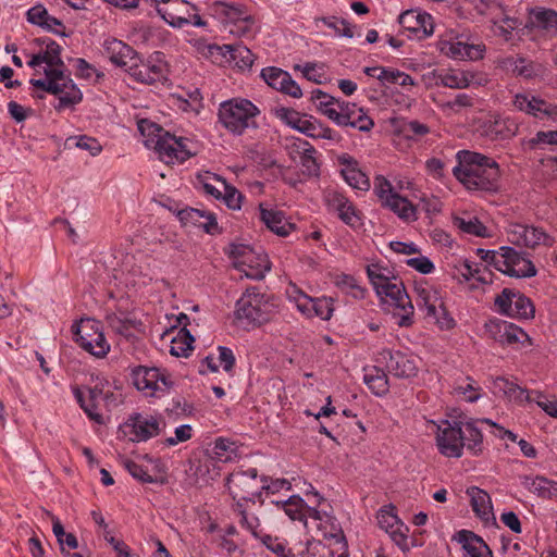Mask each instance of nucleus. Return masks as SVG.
Instances as JSON below:
<instances>
[{"instance_id": "1", "label": "nucleus", "mask_w": 557, "mask_h": 557, "mask_svg": "<svg viewBox=\"0 0 557 557\" xmlns=\"http://www.w3.org/2000/svg\"><path fill=\"white\" fill-rule=\"evenodd\" d=\"M260 110L248 99L234 98L219 107V121L232 134L242 135L248 128H257Z\"/></svg>"}, {"instance_id": "2", "label": "nucleus", "mask_w": 557, "mask_h": 557, "mask_svg": "<svg viewBox=\"0 0 557 557\" xmlns=\"http://www.w3.org/2000/svg\"><path fill=\"white\" fill-rule=\"evenodd\" d=\"M275 306L270 297L259 292L257 287H249L236 301L235 317L246 326H260L272 319Z\"/></svg>"}, {"instance_id": "3", "label": "nucleus", "mask_w": 557, "mask_h": 557, "mask_svg": "<svg viewBox=\"0 0 557 557\" xmlns=\"http://www.w3.org/2000/svg\"><path fill=\"white\" fill-rule=\"evenodd\" d=\"M158 14L173 27L194 25L202 27L206 22L198 14V9L185 0H153Z\"/></svg>"}, {"instance_id": "4", "label": "nucleus", "mask_w": 557, "mask_h": 557, "mask_svg": "<svg viewBox=\"0 0 557 557\" xmlns=\"http://www.w3.org/2000/svg\"><path fill=\"white\" fill-rule=\"evenodd\" d=\"M274 116L287 126L311 138L339 140L341 136L318 120H304L300 113L292 108L277 107L272 110Z\"/></svg>"}, {"instance_id": "5", "label": "nucleus", "mask_w": 557, "mask_h": 557, "mask_svg": "<svg viewBox=\"0 0 557 557\" xmlns=\"http://www.w3.org/2000/svg\"><path fill=\"white\" fill-rule=\"evenodd\" d=\"M76 343L95 357L102 358L110 350L101 324L94 319H82L72 326Z\"/></svg>"}, {"instance_id": "6", "label": "nucleus", "mask_w": 557, "mask_h": 557, "mask_svg": "<svg viewBox=\"0 0 557 557\" xmlns=\"http://www.w3.org/2000/svg\"><path fill=\"white\" fill-rule=\"evenodd\" d=\"M156 128L158 134L154 149L165 163H183L197 153L191 149L193 143L188 138L177 137L160 127Z\"/></svg>"}, {"instance_id": "7", "label": "nucleus", "mask_w": 557, "mask_h": 557, "mask_svg": "<svg viewBox=\"0 0 557 557\" xmlns=\"http://www.w3.org/2000/svg\"><path fill=\"white\" fill-rule=\"evenodd\" d=\"M164 426L165 422L161 418L134 413L120 426V430L132 442H146L159 435Z\"/></svg>"}, {"instance_id": "8", "label": "nucleus", "mask_w": 557, "mask_h": 557, "mask_svg": "<svg viewBox=\"0 0 557 557\" xmlns=\"http://www.w3.org/2000/svg\"><path fill=\"white\" fill-rule=\"evenodd\" d=\"M453 173L468 189L474 190H495L500 175L499 166L475 168V170L455 166Z\"/></svg>"}, {"instance_id": "9", "label": "nucleus", "mask_w": 557, "mask_h": 557, "mask_svg": "<svg viewBox=\"0 0 557 557\" xmlns=\"http://www.w3.org/2000/svg\"><path fill=\"white\" fill-rule=\"evenodd\" d=\"M257 478L258 470L256 468L234 471L226 478V486L233 498L256 503V498H259L262 492Z\"/></svg>"}, {"instance_id": "10", "label": "nucleus", "mask_w": 557, "mask_h": 557, "mask_svg": "<svg viewBox=\"0 0 557 557\" xmlns=\"http://www.w3.org/2000/svg\"><path fill=\"white\" fill-rule=\"evenodd\" d=\"M500 314L515 319H532L534 306L530 298L518 290L504 288L494 301Z\"/></svg>"}, {"instance_id": "11", "label": "nucleus", "mask_w": 557, "mask_h": 557, "mask_svg": "<svg viewBox=\"0 0 557 557\" xmlns=\"http://www.w3.org/2000/svg\"><path fill=\"white\" fill-rule=\"evenodd\" d=\"M131 376L136 388L149 396H156L159 392H169L174 384L169 375L157 368L136 367L132 369Z\"/></svg>"}, {"instance_id": "12", "label": "nucleus", "mask_w": 557, "mask_h": 557, "mask_svg": "<svg viewBox=\"0 0 557 557\" xmlns=\"http://www.w3.org/2000/svg\"><path fill=\"white\" fill-rule=\"evenodd\" d=\"M502 259L498 261V271L511 277H533L537 271L525 252L518 251L510 246L500 247Z\"/></svg>"}, {"instance_id": "13", "label": "nucleus", "mask_w": 557, "mask_h": 557, "mask_svg": "<svg viewBox=\"0 0 557 557\" xmlns=\"http://www.w3.org/2000/svg\"><path fill=\"white\" fill-rule=\"evenodd\" d=\"M509 240L516 246L535 249L540 246L552 247L555 238L541 226L512 224L509 231Z\"/></svg>"}, {"instance_id": "14", "label": "nucleus", "mask_w": 557, "mask_h": 557, "mask_svg": "<svg viewBox=\"0 0 557 557\" xmlns=\"http://www.w3.org/2000/svg\"><path fill=\"white\" fill-rule=\"evenodd\" d=\"M230 256L233 258L234 267L249 278L262 280L265 272L270 270L269 260L265 255H258L257 265H249V270L245 269V265H248V259L256 257L252 248L247 245H231Z\"/></svg>"}, {"instance_id": "15", "label": "nucleus", "mask_w": 557, "mask_h": 557, "mask_svg": "<svg viewBox=\"0 0 557 557\" xmlns=\"http://www.w3.org/2000/svg\"><path fill=\"white\" fill-rule=\"evenodd\" d=\"M444 428L437 425L436 443L441 454L449 458L462 456L465 447L463 430L460 422L443 421Z\"/></svg>"}, {"instance_id": "16", "label": "nucleus", "mask_w": 557, "mask_h": 557, "mask_svg": "<svg viewBox=\"0 0 557 557\" xmlns=\"http://www.w3.org/2000/svg\"><path fill=\"white\" fill-rule=\"evenodd\" d=\"M385 293H379L377 296L381 300L389 306L401 309V314L398 325L410 326L413 322V306L410 297L408 296L404 283L400 280H394L387 287L382 290Z\"/></svg>"}, {"instance_id": "17", "label": "nucleus", "mask_w": 557, "mask_h": 557, "mask_svg": "<svg viewBox=\"0 0 557 557\" xmlns=\"http://www.w3.org/2000/svg\"><path fill=\"white\" fill-rule=\"evenodd\" d=\"M377 361L384 362L387 371L396 377H411L418 372L417 359L399 350L383 349Z\"/></svg>"}, {"instance_id": "18", "label": "nucleus", "mask_w": 557, "mask_h": 557, "mask_svg": "<svg viewBox=\"0 0 557 557\" xmlns=\"http://www.w3.org/2000/svg\"><path fill=\"white\" fill-rule=\"evenodd\" d=\"M261 77L273 89L293 98H300L302 96L300 86L292 78L288 72L282 69L275 66L265 67L261 71Z\"/></svg>"}, {"instance_id": "19", "label": "nucleus", "mask_w": 557, "mask_h": 557, "mask_svg": "<svg viewBox=\"0 0 557 557\" xmlns=\"http://www.w3.org/2000/svg\"><path fill=\"white\" fill-rule=\"evenodd\" d=\"M342 114L337 120L338 126H350L360 132H369L373 128V120L367 115L363 109L358 108L356 103H342Z\"/></svg>"}, {"instance_id": "20", "label": "nucleus", "mask_w": 557, "mask_h": 557, "mask_svg": "<svg viewBox=\"0 0 557 557\" xmlns=\"http://www.w3.org/2000/svg\"><path fill=\"white\" fill-rule=\"evenodd\" d=\"M137 82L144 84H154L164 78V65L162 63H154L150 60L143 61L137 54V62H134L126 71Z\"/></svg>"}, {"instance_id": "21", "label": "nucleus", "mask_w": 557, "mask_h": 557, "mask_svg": "<svg viewBox=\"0 0 557 557\" xmlns=\"http://www.w3.org/2000/svg\"><path fill=\"white\" fill-rule=\"evenodd\" d=\"M297 308L308 314L315 315L322 320H329L333 313L332 298H311L302 292H298V296L295 297Z\"/></svg>"}, {"instance_id": "22", "label": "nucleus", "mask_w": 557, "mask_h": 557, "mask_svg": "<svg viewBox=\"0 0 557 557\" xmlns=\"http://www.w3.org/2000/svg\"><path fill=\"white\" fill-rule=\"evenodd\" d=\"M104 52L113 64L123 67L125 71L134 62H137V52L131 46L117 39L106 40Z\"/></svg>"}, {"instance_id": "23", "label": "nucleus", "mask_w": 557, "mask_h": 557, "mask_svg": "<svg viewBox=\"0 0 557 557\" xmlns=\"http://www.w3.org/2000/svg\"><path fill=\"white\" fill-rule=\"evenodd\" d=\"M260 211V220L264 223V225L274 234L286 237L288 236L295 228V224L290 223L284 212L273 209L267 208L263 203L259 205Z\"/></svg>"}, {"instance_id": "24", "label": "nucleus", "mask_w": 557, "mask_h": 557, "mask_svg": "<svg viewBox=\"0 0 557 557\" xmlns=\"http://www.w3.org/2000/svg\"><path fill=\"white\" fill-rule=\"evenodd\" d=\"M177 215L180 221L185 225L190 224L201 227L206 233L211 235L220 233L216 219L212 213L199 209L186 208L178 211Z\"/></svg>"}, {"instance_id": "25", "label": "nucleus", "mask_w": 557, "mask_h": 557, "mask_svg": "<svg viewBox=\"0 0 557 557\" xmlns=\"http://www.w3.org/2000/svg\"><path fill=\"white\" fill-rule=\"evenodd\" d=\"M398 22L404 28L414 34L421 33L423 37L431 36L434 32L433 18L428 13L408 10L399 15Z\"/></svg>"}, {"instance_id": "26", "label": "nucleus", "mask_w": 557, "mask_h": 557, "mask_svg": "<svg viewBox=\"0 0 557 557\" xmlns=\"http://www.w3.org/2000/svg\"><path fill=\"white\" fill-rule=\"evenodd\" d=\"M454 539L462 545L466 557H493L486 543L472 531L461 530Z\"/></svg>"}, {"instance_id": "27", "label": "nucleus", "mask_w": 557, "mask_h": 557, "mask_svg": "<svg viewBox=\"0 0 557 557\" xmlns=\"http://www.w3.org/2000/svg\"><path fill=\"white\" fill-rule=\"evenodd\" d=\"M338 160L341 164L345 165L342 170V175L349 186L360 190H368L370 188L369 177L357 168L356 160L348 154L341 156Z\"/></svg>"}, {"instance_id": "28", "label": "nucleus", "mask_w": 557, "mask_h": 557, "mask_svg": "<svg viewBox=\"0 0 557 557\" xmlns=\"http://www.w3.org/2000/svg\"><path fill=\"white\" fill-rule=\"evenodd\" d=\"M210 15L224 24H237L247 16V12L244 11L239 4H228L222 1H215L209 5Z\"/></svg>"}, {"instance_id": "29", "label": "nucleus", "mask_w": 557, "mask_h": 557, "mask_svg": "<svg viewBox=\"0 0 557 557\" xmlns=\"http://www.w3.org/2000/svg\"><path fill=\"white\" fill-rule=\"evenodd\" d=\"M491 388L495 395L505 396L509 400L519 403L532 400L525 388L503 376L493 379Z\"/></svg>"}, {"instance_id": "30", "label": "nucleus", "mask_w": 557, "mask_h": 557, "mask_svg": "<svg viewBox=\"0 0 557 557\" xmlns=\"http://www.w3.org/2000/svg\"><path fill=\"white\" fill-rule=\"evenodd\" d=\"M74 395L85 413L95 422L102 423L103 417L97 411L99 399L102 398L103 389L98 384L88 388V400L84 398L83 392L76 387Z\"/></svg>"}, {"instance_id": "31", "label": "nucleus", "mask_w": 557, "mask_h": 557, "mask_svg": "<svg viewBox=\"0 0 557 557\" xmlns=\"http://www.w3.org/2000/svg\"><path fill=\"white\" fill-rule=\"evenodd\" d=\"M58 85L62 91L55 95L58 96V104L54 106L57 111H62L82 101L83 95L81 90L69 76L64 74V79L58 81Z\"/></svg>"}, {"instance_id": "32", "label": "nucleus", "mask_w": 557, "mask_h": 557, "mask_svg": "<svg viewBox=\"0 0 557 557\" xmlns=\"http://www.w3.org/2000/svg\"><path fill=\"white\" fill-rule=\"evenodd\" d=\"M467 494L471 498V507L475 515L482 520L488 521L494 516L488 493L476 486H471L467 490Z\"/></svg>"}, {"instance_id": "33", "label": "nucleus", "mask_w": 557, "mask_h": 557, "mask_svg": "<svg viewBox=\"0 0 557 557\" xmlns=\"http://www.w3.org/2000/svg\"><path fill=\"white\" fill-rule=\"evenodd\" d=\"M383 207L388 208L394 213L398 215L401 220L409 222L417 220V210L414 206L405 197H401L399 194L389 195L388 198L383 200Z\"/></svg>"}, {"instance_id": "34", "label": "nucleus", "mask_w": 557, "mask_h": 557, "mask_svg": "<svg viewBox=\"0 0 557 557\" xmlns=\"http://www.w3.org/2000/svg\"><path fill=\"white\" fill-rule=\"evenodd\" d=\"M440 84L448 88L463 89L472 84L481 85L482 79H475L474 73L470 71H451L440 75Z\"/></svg>"}, {"instance_id": "35", "label": "nucleus", "mask_w": 557, "mask_h": 557, "mask_svg": "<svg viewBox=\"0 0 557 557\" xmlns=\"http://www.w3.org/2000/svg\"><path fill=\"white\" fill-rule=\"evenodd\" d=\"M45 78H32L29 84L37 89L57 95L62 89L59 88L58 81L64 79V70L62 69H45Z\"/></svg>"}, {"instance_id": "36", "label": "nucleus", "mask_w": 557, "mask_h": 557, "mask_svg": "<svg viewBox=\"0 0 557 557\" xmlns=\"http://www.w3.org/2000/svg\"><path fill=\"white\" fill-rule=\"evenodd\" d=\"M481 422V420H479ZM478 421L470 420L461 422L463 430V442L468 450L474 455L482 451L483 435L481 430L476 426Z\"/></svg>"}, {"instance_id": "37", "label": "nucleus", "mask_w": 557, "mask_h": 557, "mask_svg": "<svg viewBox=\"0 0 557 557\" xmlns=\"http://www.w3.org/2000/svg\"><path fill=\"white\" fill-rule=\"evenodd\" d=\"M363 382L376 396L385 395L388 392L387 375L382 369L376 367L364 373Z\"/></svg>"}, {"instance_id": "38", "label": "nucleus", "mask_w": 557, "mask_h": 557, "mask_svg": "<svg viewBox=\"0 0 557 557\" xmlns=\"http://www.w3.org/2000/svg\"><path fill=\"white\" fill-rule=\"evenodd\" d=\"M40 45H45L46 49L39 52L45 59V63L48 65L47 69H64V62L61 59L62 48L54 40L49 38L37 39Z\"/></svg>"}, {"instance_id": "39", "label": "nucleus", "mask_w": 557, "mask_h": 557, "mask_svg": "<svg viewBox=\"0 0 557 557\" xmlns=\"http://www.w3.org/2000/svg\"><path fill=\"white\" fill-rule=\"evenodd\" d=\"M342 103H349L348 101L337 99L325 92L323 99L317 103L318 111L330 119L336 124L342 114Z\"/></svg>"}, {"instance_id": "40", "label": "nucleus", "mask_w": 557, "mask_h": 557, "mask_svg": "<svg viewBox=\"0 0 557 557\" xmlns=\"http://www.w3.org/2000/svg\"><path fill=\"white\" fill-rule=\"evenodd\" d=\"M194 336L190 332L182 327L176 337L171 342L170 354L175 357H187L189 351L193 350Z\"/></svg>"}, {"instance_id": "41", "label": "nucleus", "mask_w": 557, "mask_h": 557, "mask_svg": "<svg viewBox=\"0 0 557 557\" xmlns=\"http://www.w3.org/2000/svg\"><path fill=\"white\" fill-rule=\"evenodd\" d=\"M457 156L459 158V164L457 166L463 169L472 168V170H475V168L498 166L494 160L478 152L465 150L459 151Z\"/></svg>"}, {"instance_id": "42", "label": "nucleus", "mask_w": 557, "mask_h": 557, "mask_svg": "<svg viewBox=\"0 0 557 557\" xmlns=\"http://www.w3.org/2000/svg\"><path fill=\"white\" fill-rule=\"evenodd\" d=\"M513 104L518 110L542 119V109L544 106L543 99L534 96L529 97L524 94H518L515 96Z\"/></svg>"}, {"instance_id": "43", "label": "nucleus", "mask_w": 557, "mask_h": 557, "mask_svg": "<svg viewBox=\"0 0 557 557\" xmlns=\"http://www.w3.org/2000/svg\"><path fill=\"white\" fill-rule=\"evenodd\" d=\"M315 152V149L309 146L300 156V171L307 178L319 177L320 175V164L314 157Z\"/></svg>"}, {"instance_id": "44", "label": "nucleus", "mask_w": 557, "mask_h": 557, "mask_svg": "<svg viewBox=\"0 0 557 557\" xmlns=\"http://www.w3.org/2000/svg\"><path fill=\"white\" fill-rule=\"evenodd\" d=\"M518 129L517 124L510 120H496L488 126L487 135L493 139H507L512 137Z\"/></svg>"}, {"instance_id": "45", "label": "nucleus", "mask_w": 557, "mask_h": 557, "mask_svg": "<svg viewBox=\"0 0 557 557\" xmlns=\"http://www.w3.org/2000/svg\"><path fill=\"white\" fill-rule=\"evenodd\" d=\"M223 49L230 53V58L235 61L237 66L245 69L251 67L253 64V54L247 47L240 45H225Z\"/></svg>"}, {"instance_id": "46", "label": "nucleus", "mask_w": 557, "mask_h": 557, "mask_svg": "<svg viewBox=\"0 0 557 557\" xmlns=\"http://www.w3.org/2000/svg\"><path fill=\"white\" fill-rule=\"evenodd\" d=\"M454 224L462 232L478 237H487L486 226L478 218H455Z\"/></svg>"}, {"instance_id": "47", "label": "nucleus", "mask_w": 557, "mask_h": 557, "mask_svg": "<svg viewBox=\"0 0 557 557\" xmlns=\"http://www.w3.org/2000/svg\"><path fill=\"white\" fill-rule=\"evenodd\" d=\"M418 298L417 304L419 307L423 308L425 312L434 314L435 306L438 305L441 298L435 289L425 288V287H417L416 288Z\"/></svg>"}, {"instance_id": "48", "label": "nucleus", "mask_w": 557, "mask_h": 557, "mask_svg": "<svg viewBox=\"0 0 557 557\" xmlns=\"http://www.w3.org/2000/svg\"><path fill=\"white\" fill-rule=\"evenodd\" d=\"M425 318L442 330H450L455 326V320L449 315L443 301L435 306L434 314L425 312Z\"/></svg>"}, {"instance_id": "49", "label": "nucleus", "mask_w": 557, "mask_h": 557, "mask_svg": "<svg viewBox=\"0 0 557 557\" xmlns=\"http://www.w3.org/2000/svg\"><path fill=\"white\" fill-rule=\"evenodd\" d=\"M533 24L537 27L557 33V12L549 9L534 11Z\"/></svg>"}, {"instance_id": "50", "label": "nucleus", "mask_w": 557, "mask_h": 557, "mask_svg": "<svg viewBox=\"0 0 557 557\" xmlns=\"http://www.w3.org/2000/svg\"><path fill=\"white\" fill-rule=\"evenodd\" d=\"M284 511L285 513L293 520V521H305L306 520V513L304 511L305 509V502L299 496H290L287 500L283 503Z\"/></svg>"}, {"instance_id": "51", "label": "nucleus", "mask_w": 557, "mask_h": 557, "mask_svg": "<svg viewBox=\"0 0 557 557\" xmlns=\"http://www.w3.org/2000/svg\"><path fill=\"white\" fill-rule=\"evenodd\" d=\"M213 178L216 182H220L224 187L225 193L222 195V199L226 206L233 210L240 209L242 200L244 199L242 193H239L235 187L227 185L225 180L221 178L220 176H213Z\"/></svg>"}, {"instance_id": "52", "label": "nucleus", "mask_w": 557, "mask_h": 557, "mask_svg": "<svg viewBox=\"0 0 557 557\" xmlns=\"http://www.w3.org/2000/svg\"><path fill=\"white\" fill-rule=\"evenodd\" d=\"M66 145H74L75 147L88 150L91 156H97L101 152L102 147L96 138L86 135L78 137H70L66 139Z\"/></svg>"}, {"instance_id": "53", "label": "nucleus", "mask_w": 557, "mask_h": 557, "mask_svg": "<svg viewBox=\"0 0 557 557\" xmlns=\"http://www.w3.org/2000/svg\"><path fill=\"white\" fill-rule=\"evenodd\" d=\"M336 285L343 290L350 293L355 298H364L366 289L361 287L357 280L351 275H341L336 281Z\"/></svg>"}, {"instance_id": "54", "label": "nucleus", "mask_w": 557, "mask_h": 557, "mask_svg": "<svg viewBox=\"0 0 557 557\" xmlns=\"http://www.w3.org/2000/svg\"><path fill=\"white\" fill-rule=\"evenodd\" d=\"M321 22L329 28L334 29L336 35L352 38L354 32L350 24L344 18H337L335 16L322 17Z\"/></svg>"}, {"instance_id": "55", "label": "nucleus", "mask_w": 557, "mask_h": 557, "mask_svg": "<svg viewBox=\"0 0 557 557\" xmlns=\"http://www.w3.org/2000/svg\"><path fill=\"white\" fill-rule=\"evenodd\" d=\"M213 451L218 460L222 462L231 461L235 454L234 443L225 438H218L214 443Z\"/></svg>"}, {"instance_id": "56", "label": "nucleus", "mask_w": 557, "mask_h": 557, "mask_svg": "<svg viewBox=\"0 0 557 557\" xmlns=\"http://www.w3.org/2000/svg\"><path fill=\"white\" fill-rule=\"evenodd\" d=\"M546 145H557V131L537 132L527 141L529 149L544 148Z\"/></svg>"}, {"instance_id": "57", "label": "nucleus", "mask_w": 557, "mask_h": 557, "mask_svg": "<svg viewBox=\"0 0 557 557\" xmlns=\"http://www.w3.org/2000/svg\"><path fill=\"white\" fill-rule=\"evenodd\" d=\"M392 510L393 507L391 509L383 508L377 512V523L380 528L386 532H389L401 523L398 517L393 513Z\"/></svg>"}, {"instance_id": "58", "label": "nucleus", "mask_w": 557, "mask_h": 557, "mask_svg": "<svg viewBox=\"0 0 557 557\" xmlns=\"http://www.w3.org/2000/svg\"><path fill=\"white\" fill-rule=\"evenodd\" d=\"M318 64L308 62L305 65L296 64L294 66L295 71H301L304 74V77L307 78L310 82H313L315 84H322L323 83V73L319 72Z\"/></svg>"}, {"instance_id": "59", "label": "nucleus", "mask_w": 557, "mask_h": 557, "mask_svg": "<svg viewBox=\"0 0 557 557\" xmlns=\"http://www.w3.org/2000/svg\"><path fill=\"white\" fill-rule=\"evenodd\" d=\"M527 486L532 493H536L542 497H546L550 494V482L543 476L528 479Z\"/></svg>"}, {"instance_id": "60", "label": "nucleus", "mask_w": 557, "mask_h": 557, "mask_svg": "<svg viewBox=\"0 0 557 557\" xmlns=\"http://www.w3.org/2000/svg\"><path fill=\"white\" fill-rule=\"evenodd\" d=\"M523 337H527V334L523 332L521 327H518L513 324H504V332L500 335V341L507 344H513L521 342Z\"/></svg>"}, {"instance_id": "61", "label": "nucleus", "mask_w": 557, "mask_h": 557, "mask_svg": "<svg viewBox=\"0 0 557 557\" xmlns=\"http://www.w3.org/2000/svg\"><path fill=\"white\" fill-rule=\"evenodd\" d=\"M27 21L34 25H37L39 27H42L44 24L47 23V20L49 17V13L47 9L41 5L37 4L33 8H30L27 13Z\"/></svg>"}, {"instance_id": "62", "label": "nucleus", "mask_w": 557, "mask_h": 557, "mask_svg": "<svg viewBox=\"0 0 557 557\" xmlns=\"http://www.w3.org/2000/svg\"><path fill=\"white\" fill-rule=\"evenodd\" d=\"M125 468L127 469V471L129 472V474L139 480L140 482H144V483H153L156 482V480L146 472V470L143 468V466L136 463L135 461H132V460H127L125 462Z\"/></svg>"}, {"instance_id": "63", "label": "nucleus", "mask_w": 557, "mask_h": 557, "mask_svg": "<svg viewBox=\"0 0 557 557\" xmlns=\"http://www.w3.org/2000/svg\"><path fill=\"white\" fill-rule=\"evenodd\" d=\"M338 218L349 226H357L360 224V218L354 205L348 200L343 211H338Z\"/></svg>"}, {"instance_id": "64", "label": "nucleus", "mask_w": 557, "mask_h": 557, "mask_svg": "<svg viewBox=\"0 0 557 557\" xmlns=\"http://www.w3.org/2000/svg\"><path fill=\"white\" fill-rule=\"evenodd\" d=\"M374 191L376 196L379 197L380 201L382 202L386 198L389 197V195H395L394 188L389 181H387L383 176L375 177L374 182Z\"/></svg>"}]
</instances>
